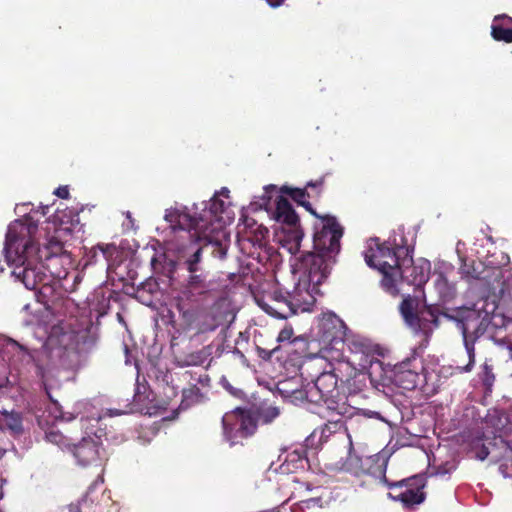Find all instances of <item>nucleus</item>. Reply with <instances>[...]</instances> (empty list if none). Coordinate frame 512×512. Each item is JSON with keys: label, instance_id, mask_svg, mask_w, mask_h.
<instances>
[{"label": "nucleus", "instance_id": "nucleus-11", "mask_svg": "<svg viewBox=\"0 0 512 512\" xmlns=\"http://www.w3.org/2000/svg\"><path fill=\"white\" fill-rule=\"evenodd\" d=\"M229 189L221 188L210 200L208 209L203 210V215L208 219L211 232L223 233L224 227L229 224L233 216L230 212V202L224 199L229 198Z\"/></svg>", "mask_w": 512, "mask_h": 512}, {"label": "nucleus", "instance_id": "nucleus-25", "mask_svg": "<svg viewBox=\"0 0 512 512\" xmlns=\"http://www.w3.org/2000/svg\"><path fill=\"white\" fill-rule=\"evenodd\" d=\"M329 347H325L322 350L323 358L330 362L331 369L333 366H338L339 363H349L350 365H356L357 357L354 356V359H346L343 353L344 347L341 345L328 344Z\"/></svg>", "mask_w": 512, "mask_h": 512}, {"label": "nucleus", "instance_id": "nucleus-21", "mask_svg": "<svg viewBox=\"0 0 512 512\" xmlns=\"http://www.w3.org/2000/svg\"><path fill=\"white\" fill-rule=\"evenodd\" d=\"M208 273L205 274L202 270L197 273H190L187 281V288L183 291L181 301L192 299L196 294L207 293V297L211 295V283L206 281Z\"/></svg>", "mask_w": 512, "mask_h": 512}, {"label": "nucleus", "instance_id": "nucleus-32", "mask_svg": "<svg viewBox=\"0 0 512 512\" xmlns=\"http://www.w3.org/2000/svg\"><path fill=\"white\" fill-rule=\"evenodd\" d=\"M46 439L48 442L58 446L62 450L71 451L73 446V443L67 436L55 429H51L46 432Z\"/></svg>", "mask_w": 512, "mask_h": 512}, {"label": "nucleus", "instance_id": "nucleus-24", "mask_svg": "<svg viewBox=\"0 0 512 512\" xmlns=\"http://www.w3.org/2000/svg\"><path fill=\"white\" fill-rule=\"evenodd\" d=\"M37 257L40 260H49L53 257L60 256L64 253V244L56 236L50 237L44 244L43 248L35 243Z\"/></svg>", "mask_w": 512, "mask_h": 512}, {"label": "nucleus", "instance_id": "nucleus-12", "mask_svg": "<svg viewBox=\"0 0 512 512\" xmlns=\"http://www.w3.org/2000/svg\"><path fill=\"white\" fill-rule=\"evenodd\" d=\"M425 370L423 360L413 354L394 367V381L405 390H414L421 382Z\"/></svg>", "mask_w": 512, "mask_h": 512}, {"label": "nucleus", "instance_id": "nucleus-13", "mask_svg": "<svg viewBox=\"0 0 512 512\" xmlns=\"http://www.w3.org/2000/svg\"><path fill=\"white\" fill-rule=\"evenodd\" d=\"M165 219L171 224L174 230L194 231V234L200 240L210 235L208 233L210 231L208 219L204 217L203 213L198 217H193L185 211L175 209L168 211L165 215Z\"/></svg>", "mask_w": 512, "mask_h": 512}, {"label": "nucleus", "instance_id": "nucleus-49", "mask_svg": "<svg viewBox=\"0 0 512 512\" xmlns=\"http://www.w3.org/2000/svg\"><path fill=\"white\" fill-rule=\"evenodd\" d=\"M48 210H49V206L42 207V214L46 215L48 213Z\"/></svg>", "mask_w": 512, "mask_h": 512}, {"label": "nucleus", "instance_id": "nucleus-40", "mask_svg": "<svg viewBox=\"0 0 512 512\" xmlns=\"http://www.w3.org/2000/svg\"><path fill=\"white\" fill-rule=\"evenodd\" d=\"M294 334L293 328L290 325H286L278 334L277 341L279 343L282 342H291L292 336Z\"/></svg>", "mask_w": 512, "mask_h": 512}, {"label": "nucleus", "instance_id": "nucleus-47", "mask_svg": "<svg viewBox=\"0 0 512 512\" xmlns=\"http://www.w3.org/2000/svg\"><path fill=\"white\" fill-rule=\"evenodd\" d=\"M268 2V4L273 7V8H276V7H279L281 6L285 0H266Z\"/></svg>", "mask_w": 512, "mask_h": 512}, {"label": "nucleus", "instance_id": "nucleus-10", "mask_svg": "<svg viewBox=\"0 0 512 512\" xmlns=\"http://www.w3.org/2000/svg\"><path fill=\"white\" fill-rule=\"evenodd\" d=\"M275 206V220L286 227L287 241L292 242L295 248L299 249L300 243L304 237V231L301 228L298 214L295 212L288 199L283 195L276 197Z\"/></svg>", "mask_w": 512, "mask_h": 512}, {"label": "nucleus", "instance_id": "nucleus-16", "mask_svg": "<svg viewBox=\"0 0 512 512\" xmlns=\"http://www.w3.org/2000/svg\"><path fill=\"white\" fill-rule=\"evenodd\" d=\"M397 272L403 281L410 285L420 287L429 280L430 263L428 261L414 263L408 251V256H404Z\"/></svg>", "mask_w": 512, "mask_h": 512}, {"label": "nucleus", "instance_id": "nucleus-17", "mask_svg": "<svg viewBox=\"0 0 512 512\" xmlns=\"http://www.w3.org/2000/svg\"><path fill=\"white\" fill-rule=\"evenodd\" d=\"M346 326L344 322L336 315L330 314L324 316L320 323L322 340L327 344L346 345L344 341Z\"/></svg>", "mask_w": 512, "mask_h": 512}, {"label": "nucleus", "instance_id": "nucleus-2", "mask_svg": "<svg viewBox=\"0 0 512 512\" xmlns=\"http://www.w3.org/2000/svg\"><path fill=\"white\" fill-rule=\"evenodd\" d=\"M37 225L15 221L6 233L4 253L7 263L14 266L12 275L28 290H36L47 280L42 260L37 257L34 234Z\"/></svg>", "mask_w": 512, "mask_h": 512}, {"label": "nucleus", "instance_id": "nucleus-1", "mask_svg": "<svg viewBox=\"0 0 512 512\" xmlns=\"http://www.w3.org/2000/svg\"><path fill=\"white\" fill-rule=\"evenodd\" d=\"M313 224V250L298 259V270L308 278L310 284L318 286L330 275L341 251L344 227L333 215L315 216Z\"/></svg>", "mask_w": 512, "mask_h": 512}, {"label": "nucleus", "instance_id": "nucleus-31", "mask_svg": "<svg viewBox=\"0 0 512 512\" xmlns=\"http://www.w3.org/2000/svg\"><path fill=\"white\" fill-rule=\"evenodd\" d=\"M285 462L288 465H292V468L294 469H303L304 464L308 462L307 459V450L305 447L300 446L293 451L289 452L286 456Z\"/></svg>", "mask_w": 512, "mask_h": 512}, {"label": "nucleus", "instance_id": "nucleus-27", "mask_svg": "<svg viewBox=\"0 0 512 512\" xmlns=\"http://www.w3.org/2000/svg\"><path fill=\"white\" fill-rule=\"evenodd\" d=\"M1 425L8 429L13 435L23 433L22 416L18 412H4L2 414Z\"/></svg>", "mask_w": 512, "mask_h": 512}, {"label": "nucleus", "instance_id": "nucleus-18", "mask_svg": "<svg viewBox=\"0 0 512 512\" xmlns=\"http://www.w3.org/2000/svg\"><path fill=\"white\" fill-rule=\"evenodd\" d=\"M427 479L419 474L406 479V485L402 496V504L405 508H413L424 502L426 494L423 489Z\"/></svg>", "mask_w": 512, "mask_h": 512}, {"label": "nucleus", "instance_id": "nucleus-23", "mask_svg": "<svg viewBox=\"0 0 512 512\" xmlns=\"http://www.w3.org/2000/svg\"><path fill=\"white\" fill-rule=\"evenodd\" d=\"M248 409L252 416L254 417L257 427L258 423L260 422L263 424L271 423L279 415V409L266 402L253 404L250 407H248Z\"/></svg>", "mask_w": 512, "mask_h": 512}, {"label": "nucleus", "instance_id": "nucleus-51", "mask_svg": "<svg viewBox=\"0 0 512 512\" xmlns=\"http://www.w3.org/2000/svg\"><path fill=\"white\" fill-rule=\"evenodd\" d=\"M300 394H301V398H304V396H305V391H304V392H300Z\"/></svg>", "mask_w": 512, "mask_h": 512}, {"label": "nucleus", "instance_id": "nucleus-34", "mask_svg": "<svg viewBox=\"0 0 512 512\" xmlns=\"http://www.w3.org/2000/svg\"><path fill=\"white\" fill-rule=\"evenodd\" d=\"M202 393L197 385H190L182 391V406L189 407L201 400Z\"/></svg>", "mask_w": 512, "mask_h": 512}, {"label": "nucleus", "instance_id": "nucleus-14", "mask_svg": "<svg viewBox=\"0 0 512 512\" xmlns=\"http://www.w3.org/2000/svg\"><path fill=\"white\" fill-rule=\"evenodd\" d=\"M256 302L262 310L275 318L286 319L294 314L287 292H283L277 287L256 298Z\"/></svg>", "mask_w": 512, "mask_h": 512}, {"label": "nucleus", "instance_id": "nucleus-46", "mask_svg": "<svg viewBox=\"0 0 512 512\" xmlns=\"http://www.w3.org/2000/svg\"><path fill=\"white\" fill-rule=\"evenodd\" d=\"M276 190H277V186L276 185H272L271 184V185L266 186L265 187V194L267 195V198L271 199L272 196L270 195V193L274 192Z\"/></svg>", "mask_w": 512, "mask_h": 512}, {"label": "nucleus", "instance_id": "nucleus-22", "mask_svg": "<svg viewBox=\"0 0 512 512\" xmlns=\"http://www.w3.org/2000/svg\"><path fill=\"white\" fill-rule=\"evenodd\" d=\"M287 295L289 296V303L293 308L294 314L298 309L306 310L315 301L305 283L299 282L295 285L293 291L287 292Z\"/></svg>", "mask_w": 512, "mask_h": 512}, {"label": "nucleus", "instance_id": "nucleus-9", "mask_svg": "<svg viewBox=\"0 0 512 512\" xmlns=\"http://www.w3.org/2000/svg\"><path fill=\"white\" fill-rule=\"evenodd\" d=\"M180 314L191 329L198 334L215 331L223 322V316L217 305H212L205 309L189 308L182 301L178 304Z\"/></svg>", "mask_w": 512, "mask_h": 512}, {"label": "nucleus", "instance_id": "nucleus-42", "mask_svg": "<svg viewBox=\"0 0 512 512\" xmlns=\"http://www.w3.org/2000/svg\"><path fill=\"white\" fill-rule=\"evenodd\" d=\"M55 195L58 196L61 199H68L69 198V189L68 186H59L55 190Z\"/></svg>", "mask_w": 512, "mask_h": 512}, {"label": "nucleus", "instance_id": "nucleus-20", "mask_svg": "<svg viewBox=\"0 0 512 512\" xmlns=\"http://www.w3.org/2000/svg\"><path fill=\"white\" fill-rule=\"evenodd\" d=\"M323 184V180L319 181H310L307 183L305 188H293L288 185H283L279 188L280 195H288L291 197V199L296 202L298 205L304 207L306 211H308L311 215L318 216V213L316 210L312 207L311 203L308 201V198L310 197L309 193L307 192V187H319Z\"/></svg>", "mask_w": 512, "mask_h": 512}, {"label": "nucleus", "instance_id": "nucleus-30", "mask_svg": "<svg viewBox=\"0 0 512 512\" xmlns=\"http://www.w3.org/2000/svg\"><path fill=\"white\" fill-rule=\"evenodd\" d=\"M103 472V469H100V473ZM104 478L102 474H99L97 476V479L89 486L88 491L85 495V497L78 503V504H70L69 505V512H88L87 509L90 508L89 501H90V495L93 491V489L98 484H103Z\"/></svg>", "mask_w": 512, "mask_h": 512}, {"label": "nucleus", "instance_id": "nucleus-26", "mask_svg": "<svg viewBox=\"0 0 512 512\" xmlns=\"http://www.w3.org/2000/svg\"><path fill=\"white\" fill-rule=\"evenodd\" d=\"M152 395L153 393L150 391L148 386L137 384L133 397L135 409L140 412L146 410L147 413H150V410L152 409V406L150 405L152 399L150 397Z\"/></svg>", "mask_w": 512, "mask_h": 512}, {"label": "nucleus", "instance_id": "nucleus-38", "mask_svg": "<svg viewBox=\"0 0 512 512\" xmlns=\"http://www.w3.org/2000/svg\"><path fill=\"white\" fill-rule=\"evenodd\" d=\"M343 427V422L338 419L335 421H329L322 427L321 438L328 437L332 433H336Z\"/></svg>", "mask_w": 512, "mask_h": 512}, {"label": "nucleus", "instance_id": "nucleus-44", "mask_svg": "<svg viewBox=\"0 0 512 512\" xmlns=\"http://www.w3.org/2000/svg\"><path fill=\"white\" fill-rule=\"evenodd\" d=\"M488 455L489 450L485 445H482L479 451H477L476 453V457L481 461L485 460L488 457Z\"/></svg>", "mask_w": 512, "mask_h": 512}, {"label": "nucleus", "instance_id": "nucleus-6", "mask_svg": "<svg viewBox=\"0 0 512 512\" xmlns=\"http://www.w3.org/2000/svg\"><path fill=\"white\" fill-rule=\"evenodd\" d=\"M348 348L352 354L357 357L358 362L355 365H350L349 371H345V377L342 384L346 386L349 394H356L361 392L366 387L367 373L365 370L372 364L373 361V347L370 343L363 339H352L347 343Z\"/></svg>", "mask_w": 512, "mask_h": 512}, {"label": "nucleus", "instance_id": "nucleus-48", "mask_svg": "<svg viewBox=\"0 0 512 512\" xmlns=\"http://www.w3.org/2000/svg\"><path fill=\"white\" fill-rule=\"evenodd\" d=\"M157 262H158L157 259L155 257H153L151 260V264L154 267V269H157V267H156Z\"/></svg>", "mask_w": 512, "mask_h": 512}, {"label": "nucleus", "instance_id": "nucleus-28", "mask_svg": "<svg viewBox=\"0 0 512 512\" xmlns=\"http://www.w3.org/2000/svg\"><path fill=\"white\" fill-rule=\"evenodd\" d=\"M210 235L207 237H203L202 240L207 242V248L211 246L212 250L211 253L219 258L224 259L226 257L227 248L226 246H223L220 237L225 236V231L223 230V233H217V232H211V230L208 232Z\"/></svg>", "mask_w": 512, "mask_h": 512}, {"label": "nucleus", "instance_id": "nucleus-35", "mask_svg": "<svg viewBox=\"0 0 512 512\" xmlns=\"http://www.w3.org/2000/svg\"><path fill=\"white\" fill-rule=\"evenodd\" d=\"M203 249H204L203 247L197 248L196 251H194L189 257H187L184 260L183 264L189 273L201 272Z\"/></svg>", "mask_w": 512, "mask_h": 512}, {"label": "nucleus", "instance_id": "nucleus-29", "mask_svg": "<svg viewBox=\"0 0 512 512\" xmlns=\"http://www.w3.org/2000/svg\"><path fill=\"white\" fill-rule=\"evenodd\" d=\"M370 461L371 459L369 457L363 459L357 455L350 454L345 462V467L349 472L355 474L356 476H360L369 472V469L366 468V464H368Z\"/></svg>", "mask_w": 512, "mask_h": 512}, {"label": "nucleus", "instance_id": "nucleus-8", "mask_svg": "<svg viewBox=\"0 0 512 512\" xmlns=\"http://www.w3.org/2000/svg\"><path fill=\"white\" fill-rule=\"evenodd\" d=\"M404 256H408V247L389 242L379 243L377 239L376 248L370 247L365 254V261L370 267L387 273V270H397Z\"/></svg>", "mask_w": 512, "mask_h": 512}, {"label": "nucleus", "instance_id": "nucleus-36", "mask_svg": "<svg viewBox=\"0 0 512 512\" xmlns=\"http://www.w3.org/2000/svg\"><path fill=\"white\" fill-rule=\"evenodd\" d=\"M460 269L466 277L472 279H480L484 270L483 263L475 260H471L470 262L464 261Z\"/></svg>", "mask_w": 512, "mask_h": 512}, {"label": "nucleus", "instance_id": "nucleus-15", "mask_svg": "<svg viewBox=\"0 0 512 512\" xmlns=\"http://www.w3.org/2000/svg\"><path fill=\"white\" fill-rule=\"evenodd\" d=\"M70 452L73 453L78 463L82 466L95 465L101 467L105 455L104 448L99 439L91 437L83 438L78 444L73 443Z\"/></svg>", "mask_w": 512, "mask_h": 512}, {"label": "nucleus", "instance_id": "nucleus-7", "mask_svg": "<svg viewBox=\"0 0 512 512\" xmlns=\"http://www.w3.org/2000/svg\"><path fill=\"white\" fill-rule=\"evenodd\" d=\"M222 429L224 439L234 446L253 436L257 426L248 408L237 407L223 415Z\"/></svg>", "mask_w": 512, "mask_h": 512}, {"label": "nucleus", "instance_id": "nucleus-37", "mask_svg": "<svg viewBox=\"0 0 512 512\" xmlns=\"http://www.w3.org/2000/svg\"><path fill=\"white\" fill-rule=\"evenodd\" d=\"M406 485V479L401 480L396 483H390L388 484V487L390 489L388 496L395 500L402 502V496Z\"/></svg>", "mask_w": 512, "mask_h": 512}, {"label": "nucleus", "instance_id": "nucleus-39", "mask_svg": "<svg viewBox=\"0 0 512 512\" xmlns=\"http://www.w3.org/2000/svg\"><path fill=\"white\" fill-rule=\"evenodd\" d=\"M382 274L384 276L383 280H382V285L387 290L394 288V276L399 275L397 270H387V273H382Z\"/></svg>", "mask_w": 512, "mask_h": 512}, {"label": "nucleus", "instance_id": "nucleus-50", "mask_svg": "<svg viewBox=\"0 0 512 512\" xmlns=\"http://www.w3.org/2000/svg\"><path fill=\"white\" fill-rule=\"evenodd\" d=\"M120 414H121V413H120V411H118V410H115V411L110 410V415H111V416H112V415H120Z\"/></svg>", "mask_w": 512, "mask_h": 512}, {"label": "nucleus", "instance_id": "nucleus-5", "mask_svg": "<svg viewBox=\"0 0 512 512\" xmlns=\"http://www.w3.org/2000/svg\"><path fill=\"white\" fill-rule=\"evenodd\" d=\"M400 314L405 324L414 332L429 336L439 326V316L455 319L454 316L440 312L438 306L427 305L418 297L408 295L399 305Z\"/></svg>", "mask_w": 512, "mask_h": 512}, {"label": "nucleus", "instance_id": "nucleus-3", "mask_svg": "<svg viewBox=\"0 0 512 512\" xmlns=\"http://www.w3.org/2000/svg\"><path fill=\"white\" fill-rule=\"evenodd\" d=\"M349 363H339L333 369L322 372L305 390V399L314 404L324 403L329 410L344 414L345 404H340L338 381L342 383L344 372L349 371Z\"/></svg>", "mask_w": 512, "mask_h": 512}, {"label": "nucleus", "instance_id": "nucleus-33", "mask_svg": "<svg viewBox=\"0 0 512 512\" xmlns=\"http://www.w3.org/2000/svg\"><path fill=\"white\" fill-rule=\"evenodd\" d=\"M491 36L496 41L512 43V28H507L503 23H498L493 20L491 25Z\"/></svg>", "mask_w": 512, "mask_h": 512}, {"label": "nucleus", "instance_id": "nucleus-41", "mask_svg": "<svg viewBox=\"0 0 512 512\" xmlns=\"http://www.w3.org/2000/svg\"><path fill=\"white\" fill-rule=\"evenodd\" d=\"M302 508H311L314 506L322 507V499L320 497L310 498L301 501Z\"/></svg>", "mask_w": 512, "mask_h": 512}, {"label": "nucleus", "instance_id": "nucleus-19", "mask_svg": "<svg viewBox=\"0 0 512 512\" xmlns=\"http://www.w3.org/2000/svg\"><path fill=\"white\" fill-rule=\"evenodd\" d=\"M0 356L11 365L19 362H29L32 358L27 347L12 338L0 334Z\"/></svg>", "mask_w": 512, "mask_h": 512}, {"label": "nucleus", "instance_id": "nucleus-45", "mask_svg": "<svg viewBox=\"0 0 512 512\" xmlns=\"http://www.w3.org/2000/svg\"><path fill=\"white\" fill-rule=\"evenodd\" d=\"M450 468L447 467V464L441 465L436 470V475H445L450 473Z\"/></svg>", "mask_w": 512, "mask_h": 512}, {"label": "nucleus", "instance_id": "nucleus-4", "mask_svg": "<svg viewBox=\"0 0 512 512\" xmlns=\"http://www.w3.org/2000/svg\"><path fill=\"white\" fill-rule=\"evenodd\" d=\"M466 315L460 322L464 345L466 348L468 362L464 365H457L455 370L458 373L470 372L475 363L476 340L484 334L493 335L503 319L500 315L485 312L481 317L479 312L466 310Z\"/></svg>", "mask_w": 512, "mask_h": 512}, {"label": "nucleus", "instance_id": "nucleus-43", "mask_svg": "<svg viewBox=\"0 0 512 512\" xmlns=\"http://www.w3.org/2000/svg\"><path fill=\"white\" fill-rule=\"evenodd\" d=\"M493 20L498 22V23H503L504 26H506L508 24H512V17H510V16H508L506 14L497 15V16L494 17Z\"/></svg>", "mask_w": 512, "mask_h": 512}]
</instances>
